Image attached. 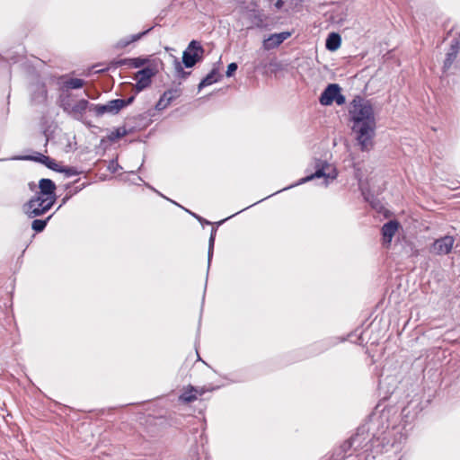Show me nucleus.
Here are the masks:
<instances>
[{
    "label": "nucleus",
    "mask_w": 460,
    "mask_h": 460,
    "mask_svg": "<svg viewBox=\"0 0 460 460\" xmlns=\"http://www.w3.org/2000/svg\"><path fill=\"white\" fill-rule=\"evenodd\" d=\"M89 109L90 111H93L97 117H101L105 113L117 114L123 109V102L115 99L109 101L105 104H92Z\"/></svg>",
    "instance_id": "0eeeda50"
},
{
    "label": "nucleus",
    "mask_w": 460,
    "mask_h": 460,
    "mask_svg": "<svg viewBox=\"0 0 460 460\" xmlns=\"http://www.w3.org/2000/svg\"><path fill=\"white\" fill-rule=\"evenodd\" d=\"M349 116L352 122V132L362 152H368L374 147L376 136V118L374 109L368 100L356 96L349 108Z\"/></svg>",
    "instance_id": "f257e3e1"
},
{
    "label": "nucleus",
    "mask_w": 460,
    "mask_h": 460,
    "mask_svg": "<svg viewBox=\"0 0 460 460\" xmlns=\"http://www.w3.org/2000/svg\"><path fill=\"white\" fill-rule=\"evenodd\" d=\"M84 81L79 78H71L66 82V86L71 89H79L83 87Z\"/></svg>",
    "instance_id": "393cba45"
},
{
    "label": "nucleus",
    "mask_w": 460,
    "mask_h": 460,
    "mask_svg": "<svg viewBox=\"0 0 460 460\" xmlns=\"http://www.w3.org/2000/svg\"><path fill=\"white\" fill-rule=\"evenodd\" d=\"M199 221H202L203 219L200 217H196Z\"/></svg>",
    "instance_id": "2f4dec72"
},
{
    "label": "nucleus",
    "mask_w": 460,
    "mask_h": 460,
    "mask_svg": "<svg viewBox=\"0 0 460 460\" xmlns=\"http://www.w3.org/2000/svg\"><path fill=\"white\" fill-rule=\"evenodd\" d=\"M290 36V31H282L279 33L270 34L268 38L264 39L262 42V47L265 50L276 49L286 40H288Z\"/></svg>",
    "instance_id": "1a4fd4ad"
},
{
    "label": "nucleus",
    "mask_w": 460,
    "mask_h": 460,
    "mask_svg": "<svg viewBox=\"0 0 460 460\" xmlns=\"http://www.w3.org/2000/svg\"><path fill=\"white\" fill-rule=\"evenodd\" d=\"M50 218V217H49L46 220H41V219H35L32 221V224H31V228L35 231V232H41L44 230V228L46 227V225H47V221Z\"/></svg>",
    "instance_id": "5701e85b"
},
{
    "label": "nucleus",
    "mask_w": 460,
    "mask_h": 460,
    "mask_svg": "<svg viewBox=\"0 0 460 460\" xmlns=\"http://www.w3.org/2000/svg\"><path fill=\"white\" fill-rule=\"evenodd\" d=\"M220 78L221 75L218 73L217 69L214 68L201 80V82L199 84V89L211 85L212 84L217 83Z\"/></svg>",
    "instance_id": "dca6fc26"
},
{
    "label": "nucleus",
    "mask_w": 460,
    "mask_h": 460,
    "mask_svg": "<svg viewBox=\"0 0 460 460\" xmlns=\"http://www.w3.org/2000/svg\"><path fill=\"white\" fill-rule=\"evenodd\" d=\"M88 107L89 102L87 100H80L73 104L69 115L76 119H79L84 115Z\"/></svg>",
    "instance_id": "ddd939ff"
},
{
    "label": "nucleus",
    "mask_w": 460,
    "mask_h": 460,
    "mask_svg": "<svg viewBox=\"0 0 460 460\" xmlns=\"http://www.w3.org/2000/svg\"><path fill=\"white\" fill-rule=\"evenodd\" d=\"M455 239L450 235H446L437 239L431 247V252L437 255L448 254L454 245Z\"/></svg>",
    "instance_id": "6e6552de"
},
{
    "label": "nucleus",
    "mask_w": 460,
    "mask_h": 460,
    "mask_svg": "<svg viewBox=\"0 0 460 460\" xmlns=\"http://www.w3.org/2000/svg\"><path fill=\"white\" fill-rule=\"evenodd\" d=\"M216 233H217V228L213 227L211 230V234H210L209 241H208V265L210 264L211 258L213 255Z\"/></svg>",
    "instance_id": "4be33fe9"
},
{
    "label": "nucleus",
    "mask_w": 460,
    "mask_h": 460,
    "mask_svg": "<svg viewBox=\"0 0 460 460\" xmlns=\"http://www.w3.org/2000/svg\"><path fill=\"white\" fill-rule=\"evenodd\" d=\"M39 189L40 191L36 193L37 195L47 199L50 197L56 199V185L51 180L41 179L39 182Z\"/></svg>",
    "instance_id": "9b49d317"
},
{
    "label": "nucleus",
    "mask_w": 460,
    "mask_h": 460,
    "mask_svg": "<svg viewBox=\"0 0 460 460\" xmlns=\"http://www.w3.org/2000/svg\"><path fill=\"white\" fill-rule=\"evenodd\" d=\"M198 393L199 391L197 388L192 385H189L180 395L179 400L186 403L192 402L197 400Z\"/></svg>",
    "instance_id": "2eb2a0df"
},
{
    "label": "nucleus",
    "mask_w": 460,
    "mask_h": 460,
    "mask_svg": "<svg viewBox=\"0 0 460 460\" xmlns=\"http://www.w3.org/2000/svg\"><path fill=\"white\" fill-rule=\"evenodd\" d=\"M73 106V103L71 102V100L69 97H65L61 100V108L64 110V111L67 112L68 114L71 111V107Z\"/></svg>",
    "instance_id": "a878e982"
},
{
    "label": "nucleus",
    "mask_w": 460,
    "mask_h": 460,
    "mask_svg": "<svg viewBox=\"0 0 460 460\" xmlns=\"http://www.w3.org/2000/svg\"><path fill=\"white\" fill-rule=\"evenodd\" d=\"M399 223L395 220H391L385 223L382 227L383 241L385 244H390L394 235L398 230Z\"/></svg>",
    "instance_id": "f8f14e48"
},
{
    "label": "nucleus",
    "mask_w": 460,
    "mask_h": 460,
    "mask_svg": "<svg viewBox=\"0 0 460 460\" xmlns=\"http://www.w3.org/2000/svg\"><path fill=\"white\" fill-rule=\"evenodd\" d=\"M341 88L337 84H328L319 98L320 103L324 106H329L334 102L338 105L344 104L346 99L345 96L341 93Z\"/></svg>",
    "instance_id": "39448f33"
},
{
    "label": "nucleus",
    "mask_w": 460,
    "mask_h": 460,
    "mask_svg": "<svg viewBox=\"0 0 460 460\" xmlns=\"http://www.w3.org/2000/svg\"><path fill=\"white\" fill-rule=\"evenodd\" d=\"M237 64L236 63H230L227 66V70H226V76L227 77H230L234 75V73L236 71L237 69Z\"/></svg>",
    "instance_id": "c756f323"
},
{
    "label": "nucleus",
    "mask_w": 460,
    "mask_h": 460,
    "mask_svg": "<svg viewBox=\"0 0 460 460\" xmlns=\"http://www.w3.org/2000/svg\"><path fill=\"white\" fill-rule=\"evenodd\" d=\"M341 35L336 32H332L327 37L325 47L330 51H335L341 47Z\"/></svg>",
    "instance_id": "4468645a"
},
{
    "label": "nucleus",
    "mask_w": 460,
    "mask_h": 460,
    "mask_svg": "<svg viewBox=\"0 0 460 460\" xmlns=\"http://www.w3.org/2000/svg\"><path fill=\"white\" fill-rule=\"evenodd\" d=\"M150 31L147 30L146 31H143V32H140V33H137V34H134V35H131L129 38H127V39H122L120 40L119 42H118V47L119 48H125L127 47L128 45H129L130 43L132 42H135L138 40H140L144 35H146L148 31Z\"/></svg>",
    "instance_id": "f3484780"
},
{
    "label": "nucleus",
    "mask_w": 460,
    "mask_h": 460,
    "mask_svg": "<svg viewBox=\"0 0 460 460\" xmlns=\"http://www.w3.org/2000/svg\"><path fill=\"white\" fill-rule=\"evenodd\" d=\"M314 167L315 169L314 172L300 179L296 185L303 184L316 178H324L325 185H327L328 180H334L338 175L336 169L325 161L315 159Z\"/></svg>",
    "instance_id": "f03ea898"
},
{
    "label": "nucleus",
    "mask_w": 460,
    "mask_h": 460,
    "mask_svg": "<svg viewBox=\"0 0 460 460\" xmlns=\"http://www.w3.org/2000/svg\"><path fill=\"white\" fill-rule=\"evenodd\" d=\"M155 75V72L150 67H145L141 70H139L136 74V89L140 92L150 85L151 84V78Z\"/></svg>",
    "instance_id": "9d476101"
},
{
    "label": "nucleus",
    "mask_w": 460,
    "mask_h": 460,
    "mask_svg": "<svg viewBox=\"0 0 460 460\" xmlns=\"http://www.w3.org/2000/svg\"><path fill=\"white\" fill-rule=\"evenodd\" d=\"M126 133H127V131L124 128H119L111 134L110 138L111 140H115L117 138H120V137H124L126 135Z\"/></svg>",
    "instance_id": "bb28decb"
},
{
    "label": "nucleus",
    "mask_w": 460,
    "mask_h": 460,
    "mask_svg": "<svg viewBox=\"0 0 460 460\" xmlns=\"http://www.w3.org/2000/svg\"><path fill=\"white\" fill-rule=\"evenodd\" d=\"M64 172L66 176H75L78 174V172L74 167H63L61 166V172Z\"/></svg>",
    "instance_id": "c85d7f7f"
},
{
    "label": "nucleus",
    "mask_w": 460,
    "mask_h": 460,
    "mask_svg": "<svg viewBox=\"0 0 460 460\" xmlns=\"http://www.w3.org/2000/svg\"><path fill=\"white\" fill-rule=\"evenodd\" d=\"M40 161L49 169L55 172H61V165H59L55 160L46 155H41Z\"/></svg>",
    "instance_id": "aec40b11"
},
{
    "label": "nucleus",
    "mask_w": 460,
    "mask_h": 460,
    "mask_svg": "<svg viewBox=\"0 0 460 460\" xmlns=\"http://www.w3.org/2000/svg\"><path fill=\"white\" fill-rule=\"evenodd\" d=\"M170 104L171 103L168 101L164 100V96H161V98L159 99L155 105V109L157 111H163L165 108H167Z\"/></svg>",
    "instance_id": "cd10ccee"
},
{
    "label": "nucleus",
    "mask_w": 460,
    "mask_h": 460,
    "mask_svg": "<svg viewBox=\"0 0 460 460\" xmlns=\"http://www.w3.org/2000/svg\"><path fill=\"white\" fill-rule=\"evenodd\" d=\"M117 64L119 66H122V65H129L133 67H140L142 66L144 64H145V59H142L140 58H128V59H120L119 61L117 62Z\"/></svg>",
    "instance_id": "6ab92c4d"
},
{
    "label": "nucleus",
    "mask_w": 460,
    "mask_h": 460,
    "mask_svg": "<svg viewBox=\"0 0 460 460\" xmlns=\"http://www.w3.org/2000/svg\"><path fill=\"white\" fill-rule=\"evenodd\" d=\"M181 95V89L180 87L169 89L165 91L162 96H164V100L168 101L170 103L179 98Z\"/></svg>",
    "instance_id": "a211bd4d"
},
{
    "label": "nucleus",
    "mask_w": 460,
    "mask_h": 460,
    "mask_svg": "<svg viewBox=\"0 0 460 460\" xmlns=\"http://www.w3.org/2000/svg\"><path fill=\"white\" fill-rule=\"evenodd\" d=\"M117 100L118 101H121L123 102V108H124V107H126V106H128V105H129V104H131L133 102L134 97L131 96V97H129L127 100H123V99H117Z\"/></svg>",
    "instance_id": "7c9ffc66"
},
{
    "label": "nucleus",
    "mask_w": 460,
    "mask_h": 460,
    "mask_svg": "<svg viewBox=\"0 0 460 460\" xmlns=\"http://www.w3.org/2000/svg\"><path fill=\"white\" fill-rule=\"evenodd\" d=\"M55 203L53 198H44L35 195L24 205V212L30 217H36L49 211Z\"/></svg>",
    "instance_id": "7ed1b4c3"
},
{
    "label": "nucleus",
    "mask_w": 460,
    "mask_h": 460,
    "mask_svg": "<svg viewBox=\"0 0 460 460\" xmlns=\"http://www.w3.org/2000/svg\"><path fill=\"white\" fill-rule=\"evenodd\" d=\"M37 91H38L37 95L34 94L32 96L33 102H44L47 98V90L45 88V85H43V84L37 85Z\"/></svg>",
    "instance_id": "412c9836"
},
{
    "label": "nucleus",
    "mask_w": 460,
    "mask_h": 460,
    "mask_svg": "<svg viewBox=\"0 0 460 460\" xmlns=\"http://www.w3.org/2000/svg\"><path fill=\"white\" fill-rule=\"evenodd\" d=\"M174 69L178 77L186 78L190 73L185 72L182 68L181 62L178 59L174 60Z\"/></svg>",
    "instance_id": "b1692460"
},
{
    "label": "nucleus",
    "mask_w": 460,
    "mask_h": 460,
    "mask_svg": "<svg viewBox=\"0 0 460 460\" xmlns=\"http://www.w3.org/2000/svg\"><path fill=\"white\" fill-rule=\"evenodd\" d=\"M66 199H67V198H65V199H63V204L66 201Z\"/></svg>",
    "instance_id": "473e14b6"
},
{
    "label": "nucleus",
    "mask_w": 460,
    "mask_h": 460,
    "mask_svg": "<svg viewBox=\"0 0 460 460\" xmlns=\"http://www.w3.org/2000/svg\"><path fill=\"white\" fill-rule=\"evenodd\" d=\"M204 54V49L197 40H191L182 53V63L187 68L193 67L199 62Z\"/></svg>",
    "instance_id": "20e7f679"
},
{
    "label": "nucleus",
    "mask_w": 460,
    "mask_h": 460,
    "mask_svg": "<svg viewBox=\"0 0 460 460\" xmlns=\"http://www.w3.org/2000/svg\"><path fill=\"white\" fill-rule=\"evenodd\" d=\"M455 61V67L460 68V33L459 38L452 41L449 50L447 53L443 65V73H447L452 67Z\"/></svg>",
    "instance_id": "423d86ee"
}]
</instances>
